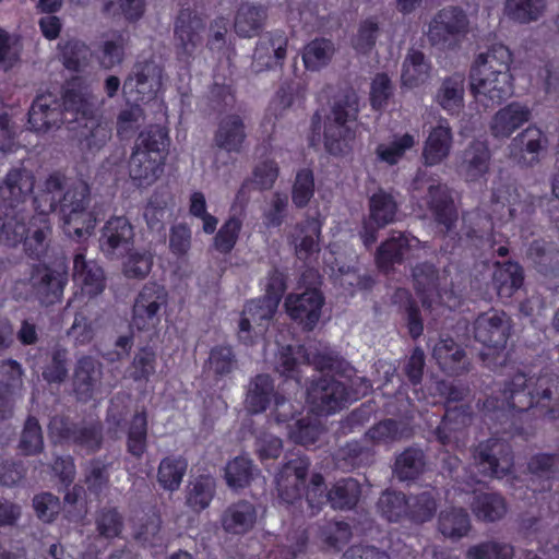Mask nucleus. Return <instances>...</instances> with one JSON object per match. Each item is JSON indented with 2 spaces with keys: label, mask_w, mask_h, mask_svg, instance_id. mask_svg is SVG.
Returning <instances> with one entry per match:
<instances>
[{
  "label": "nucleus",
  "mask_w": 559,
  "mask_h": 559,
  "mask_svg": "<svg viewBox=\"0 0 559 559\" xmlns=\"http://www.w3.org/2000/svg\"><path fill=\"white\" fill-rule=\"evenodd\" d=\"M34 207L39 213L58 211L64 233L75 239L90 236L96 219L88 210L91 189L84 180L69 182L60 173L50 174L34 197Z\"/></svg>",
  "instance_id": "nucleus-1"
},
{
  "label": "nucleus",
  "mask_w": 559,
  "mask_h": 559,
  "mask_svg": "<svg viewBox=\"0 0 559 559\" xmlns=\"http://www.w3.org/2000/svg\"><path fill=\"white\" fill-rule=\"evenodd\" d=\"M545 409L547 414L555 416L559 413V377L554 373H545L535 380H527L524 373H516L504 384L500 396L487 397L483 408L487 412H526L532 407Z\"/></svg>",
  "instance_id": "nucleus-2"
},
{
  "label": "nucleus",
  "mask_w": 559,
  "mask_h": 559,
  "mask_svg": "<svg viewBox=\"0 0 559 559\" xmlns=\"http://www.w3.org/2000/svg\"><path fill=\"white\" fill-rule=\"evenodd\" d=\"M412 277L425 308L432 309L439 305L452 308L459 305L462 288L456 282L457 273L453 276L448 267L438 270L432 263L421 262L412 269Z\"/></svg>",
  "instance_id": "nucleus-3"
},
{
  "label": "nucleus",
  "mask_w": 559,
  "mask_h": 559,
  "mask_svg": "<svg viewBox=\"0 0 559 559\" xmlns=\"http://www.w3.org/2000/svg\"><path fill=\"white\" fill-rule=\"evenodd\" d=\"M510 329V318L504 312L491 310L475 320L474 337L487 347V350L480 353V358L489 369L496 370L506 364L504 348Z\"/></svg>",
  "instance_id": "nucleus-4"
},
{
  "label": "nucleus",
  "mask_w": 559,
  "mask_h": 559,
  "mask_svg": "<svg viewBox=\"0 0 559 559\" xmlns=\"http://www.w3.org/2000/svg\"><path fill=\"white\" fill-rule=\"evenodd\" d=\"M358 111V96L353 88L344 90L334 98L324 130V145L331 154H341L346 141L353 138L349 123L356 120Z\"/></svg>",
  "instance_id": "nucleus-5"
},
{
  "label": "nucleus",
  "mask_w": 559,
  "mask_h": 559,
  "mask_svg": "<svg viewBox=\"0 0 559 559\" xmlns=\"http://www.w3.org/2000/svg\"><path fill=\"white\" fill-rule=\"evenodd\" d=\"M360 495L361 486L353 477L337 480L326 492L323 476L313 474L306 491V499L312 509V514H314L320 509L325 497L333 509L350 510L358 503Z\"/></svg>",
  "instance_id": "nucleus-6"
},
{
  "label": "nucleus",
  "mask_w": 559,
  "mask_h": 559,
  "mask_svg": "<svg viewBox=\"0 0 559 559\" xmlns=\"http://www.w3.org/2000/svg\"><path fill=\"white\" fill-rule=\"evenodd\" d=\"M469 21L459 7L439 10L428 24V41L442 50L454 49L468 33Z\"/></svg>",
  "instance_id": "nucleus-7"
},
{
  "label": "nucleus",
  "mask_w": 559,
  "mask_h": 559,
  "mask_svg": "<svg viewBox=\"0 0 559 559\" xmlns=\"http://www.w3.org/2000/svg\"><path fill=\"white\" fill-rule=\"evenodd\" d=\"M168 305V292L157 283H146L134 298L131 326L138 331H152L162 322Z\"/></svg>",
  "instance_id": "nucleus-8"
},
{
  "label": "nucleus",
  "mask_w": 559,
  "mask_h": 559,
  "mask_svg": "<svg viewBox=\"0 0 559 559\" xmlns=\"http://www.w3.org/2000/svg\"><path fill=\"white\" fill-rule=\"evenodd\" d=\"M350 400L347 384L334 377H321L308 389V402L312 412L329 415L343 408Z\"/></svg>",
  "instance_id": "nucleus-9"
},
{
  "label": "nucleus",
  "mask_w": 559,
  "mask_h": 559,
  "mask_svg": "<svg viewBox=\"0 0 559 559\" xmlns=\"http://www.w3.org/2000/svg\"><path fill=\"white\" fill-rule=\"evenodd\" d=\"M35 187L33 171L24 165L12 167L0 181V209L27 210V201Z\"/></svg>",
  "instance_id": "nucleus-10"
},
{
  "label": "nucleus",
  "mask_w": 559,
  "mask_h": 559,
  "mask_svg": "<svg viewBox=\"0 0 559 559\" xmlns=\"http://www.w3.org/2000/svg\"><path fill=\"white\" fill-rule=\"evenodd\" d=\"M414 190L427 188V204L432 210L437 222L450 231L457 221V213L445 185L419 170L413 182Z\"/></svg>",
  "instance_id": "nucleus-11"
},
{
  "label": "nucleus",
  "mask_w": 559,
  "mask_h": 559,
  "mask_svg": "<svg viewBox=\"0 0 559 559\" xmlns=\"http://www.w3.org/2000/svg\"><path fill=\"white\" fill-rule=\"evenodd\" d=\"M479 472L485 476L501 478L511 472L513 456L510 445L497 438L480 442L473 452Z\"/></svg>",
  "instance_id": "nucleus-12"
},
{
  "label": "nucleus",
  "mask_w": 559,
  "mask_h": 559,
  "mask_svg": "<svg viewBox=\"0 0 559 559\" xmlns=\"http://www.w3.org/2000/svg\"><path fill=\"white\" fill-rule=\"evenodd\" d=\"M68 273L63 269L38 264L32 269L29 284L40 305L49 307L61 301Z\"/></svg>",
  "instance_id": "nucleus-13"
},
{
  "label": "nucleus",
  "mask_w": 559,
  "mask_h": 559,
  "mask_svg": "<svg viewBox=\"0 0 559 559\" xmlns=\"http://www.w3.org/2000/svg\"><path fill=\"white\" fill-rule=\"evenodd\" d=\"M163 69L153 60L136 62L124 81L123 90L135 93V102L154 99L162 87Z\"/></svg>",
  "instance_id": "nucleus-14"
},
{
  "label": "nucleus",
  "mask_w": 559,
  "mask_h": 559,
  "mask_svg": "<svg viewBox=\"0 0 559 559\" xmlns=\"http://www.w3.org/2000/svg\"><path fill=\"white\" fill-rule=\"evenodd\" d=\"M205 29L204 19L195 11L181 9L174 27L175 48L181 59H188L193 55L202 41V33Z\"/></svg>",
  "instance_id": "nucleus-15"
},
{
  "label": "nucleus",
  "mask_w": 559,
  "mask_h": 559,
  "mask_svg": "<svg viewBox=\"0 0 559 559\" xmlns=\"http://www.w3.org/2000/svg\"><path fill=\"white\" fill-rule=\"evenodd\" d=\"M309 467L310 462L306 457H295L282 466L276 475V490L283 502L293 504L301 499Z\"/></svg>",
  "instance_id": "nucleus-16"
},
{
  "label": "nucleus",
  "mask_w": 559,
  "mask_h": 559,
  "mask_svg": "<svg viewBox=\"0 0 559 559\" xmlns=\"http://www.w3.org/2000/svg\"><path fill=\"white\" fill-rule=\"evenodd\" d=\"M134 239L133 226L124 216H114L106 222L99 238L102 252L110 258H119L129 251Z\"/></svg>",
  "instance_id": "nucleus-17"
},
{
  "label": "nucleus",
  "mask_w": 559,
  "mask_h": 559,
  "mask_svg": "<svg viewBox=\"0 0 559 559\" xmlns=\"http://www.w3.org/2000/svg\"><path fill=\"white\" fill-rule=\"evenodd\" d=\"M513 79L510 72L496 71L490 76L471 79V88L476 99L486 107L501 104L513 94Z\"/></svg>",
  "instance_id": "nucleus-18"
},
{
  "label": "nucleus",
  "mask_w": 559,
  "mask_h": 559,
  "mask_svg": "<svg viewBox=\"0 0 559 559\" xmlns=\"http://www.w3.org/2000/svg\"><path fill=\"white\" fill-rule=\"evenodd\" d=\"M322 305L323 298L314 288L307 289L302 294H290L285 300L288 316L308 331L312 330L319 321Z\"/></svg>",
  "instance_id": "nucleus-19"
},
{
  "label": "nucleus",
  "mask_w": 559,
  "mask_h": 559,
  "mask_svg": "<svg viewBox=\"0 0 559 559\" xmlns=\"http://www.w3.org/2000/svg\"><path fill=\"white\" fill-rule=\"evenodd\" d=\"M103 364L92 356L78 359L72 378L73 392L79 401L87 402L99 391Z\"/></svg>",
  "instance_id": "nucleus-20"
},
{
  "label": "nucleus",
  "mask_w": 559,
  "mask_h": 559,
  "mask_svg": "<svg viewBox=\"0 0 559 559\" xmlns=\"http://www.w3.org/2000/svg\"><path fill=\"white\" fill-rule=\"evenodd\" d=\"M491 152L485 141H472L457 156L456 169L466 181L475 182L490 169Z\"/></svg>",
  "instance_id": "nucleus-21"
},
{
  "label": "nucleus",
  "mask_w": 559,
  "mask_h": 559,
  "mask_svg": "<svg viewBox=\"0 0 559 559\" xmlns=\"http://www.w3.org/2000/svg\"><path fill=\"white\" fill-rule=\"evenodd\" d=\"M247 141V126L237 114L224 116L214 132L213 146L228 154H240Z\"/></svg>",
  "instance_id": "nucleus-22"
},
{
  "label": "nucleus",
  "mask_w": 559,
  "mask_h": 559,
  "mask_svg": "<svg viewBox=\"0 0 559 559\" xmlns=\"http://www.w3.org/2000/svg\"><path fill=\"white\" fill-rule=\"evenodd\" d=\"M28 123L36 132H48L63 123L62 104L51 93L38 95L28 111Z\"/></svg>",
  "instance_id": "nucleus-23"
},
{
  "label": "nucleus",
  "mask_w": 559,
  "mask_h": 559,
  "mask_svg": "<svg viewBox=\"0 0 559 559\" xmlns=\"http://www.w3.org/2000/svg\"><path fill=\"white\" fill-rule=\"evenodd\" d=\"M548 140L536 127H528L519 133L511 142V154L518 163L533 166L539 162V156L546 151Z\"/></svg>",
  "instance_id": "nucleus-24"
},
{
  "label": "nucleus",
  "mask_w": 559,
  "mask_h": 559,
  "mask_svg": "<svg viewBox=\"0 0 559 559\" xmlns=\"http://www.w3.org/2000/svg\"><path fill=\"white\" fill-rule=\"evenodd\" d=\"M286 46L287 38L282 32L262 36L252 56V71L259 73L280 63L286 56Z\"/></svg>",
  "instance_id": "nucleus-25"
},
{
  "label": "nucleus",
  "mask_w": 559,
  "mask_h": 559,
  "mask_svg": "<svg viewBox=\"0 0 559 559\" xmlns=\"http://www.w3.org/2000/svg\"><path fill=\"white\" fill-rule=\"evenodd\" d=\"M49 213L37 212L26 226V234L22 240L27 255L40 259L46 255L52 238V227Z\"/></svg>",
  "instance_id": "nucleus-26"
},
{
  "label": "nucleus",
  "mask_w": 559,
  "mask_h": 559,
  "mask_svg": "<svg viewBox=\"0 0 559 559\" xmlns=\"http://www.w3.org/2000/svg\"><path fill=\"white\" fill-rule=\"evenodd\" d=\"M531 117V109L526 105L513 102L493 115L489 129L496 139H508L514 131L530 121Z\"/></svg>",
  "instance_id": "nucleus-27"
},
{
  "label": "nucleus",
  "mask_w": 559,
  "mask_h": 559,
  "mask_svg": "<svg viewBox=\"0 0 559 559\" xmlns=\"http://www.w3.org/2000/svg\"><path fill=\"white\" fill-rule=\"evenodd\" d=\"M453 144L452 129L447 119L440 118L425 142L423 156L426 165H437L447 158Z\"/></svg>",
  "instance_id": "nucleus-28"
},
{
  "label": "nucleus",
  "mask_w": 559,
  "mask_h": 559,
  "mask_svg": "<svg viewBox=\"0 0 559 559\" xmlns=\"http://www.w3.org/2000/svg\"><path fill=\"white\" fill-rule=\"evenodd\" d=\"M411 240L417 239L409 238L405 233L392 230L390 237L377 249L374 260L378 269L383 273H389L395 263H402L404 254L411 247Z\"/></svg>",
  "instance_id": "nucleus-29"
},
{
  "label": "nucleus",
  "mask_w": 559,
  "mask_h": 559,
  "mask_svg": "<svg viewBox=\"0 0 559 559\" xmlns=\"http://www.w3.org/2000/svg\"><path fill=\"white\" fill-rule=\"evenodd\" d=\"M333 461L338 468L350 472L373 465L376 451L372 447L362 444L361 441L352 440L335 451Z\"/></svg>",
  "instance_id": "nucleus-30"
},
{
  "label": "nucleus",
  "mask_w": 559,
  "mask_h": 559,
  "mask_svg": "<svg viewBox=\"0 0 559 559\" xmlns=\"http://www.w3.org/2000/svg\"><path fill=\"white\" fill-rule=\"evenodd\" d=\"M413 428L404 420L392 418L382 419L371 426L364 435V441L368 444H392L413 436Z\"/></svg>",
  "instance_id": "nucleus-31"
},
{
  "label": "nucleus",
  "mask_w": 559,
  "mask_h": 559,
  "mask_svg": "<svg viewBox=\"0 0 559 559\" xmlns=\"http://www.w3.org/2000/svg\"><path fill=\"white\" fill-rule=\"evenodd\" d=\"M164 173V158L133 151L129 158V176L139 186L153 185Z\"/></svg>",
  "instance_id": "nucleus-32"
},
{
  "label": "nucleus",
  "mask_w": 559,
  "mask_h": 559,
  "mask_svg": "<svg viewBox=\"0 0 559 559\" xmlns=\"http://www.w3.org/2000/svg\"><path fill=\"white\" fill-rule=\"evenodd\" d=\"M465 78L454 73L444 78L438 87L435 102L449 115L457 116L464 108Z\"/></svg>",
  "instance_id": "nucleus-33"
},
{
  "label": "nucleus",
  "mask_w": 559,
  "mask_h": 559,
  "mask_svg": "<svg viewBox=\"0 0 559 559\" xmlns=\"http://www.w3.org/2000/svg\"><path fill=\"white\" fill-rule=\"evenodd\" d=\"M320 224L316 219H306L296 224L289 235L299 260L307 261L320 252Z\"/></svg>",
  "instance_id": "nucleus-34"
},
{
  "label": "nucleus",
  "mask_w": 559,
  "mask_h": 559,
  "mask_svg": "<svg viewBox=\"0 0 559 559\" xmlns=\"http://www.w3.org/2000/svg\"><path fill=\"white\" fill-rule=\"evenodd\" d=\"M512 53L508 47L498 44L490 47L486 52L478 55L469 73V79L477 76H490L500 72H510Z\"/></svg>",
  "instance_id": "nucleus-35"
},
{
  "label": "nucleus",
  "mask_w": 559,
  "mask_h": 559,
  "mask_svg": "<svg viewBox=\"0 0 559 559\" xmlns=\"http://www.w3.org/2000/svg\"><path fill=\"white\" fill-rule=\"evenodd\" d=\"M255 521L257 510L251 502L246 500L231 503L226 508L221 518L223 530L234 535L249 532L254 526Z\"/></svg>",
  "instance_id": "nucleus-36"
},
{
  "label": "nucleus",
  "mask_w": 559,
  "mask_h": 559,
  "mask_svg": "<svg viewBox=\"0 0 559 559\" xmlns=\"http://www.w3.org/2000/svg\"><path fill=\"white\" fill-rule=\"evenodd\" d=\"M73 277L82 284L84 292L90 296L99 295L106 285V277L100 265L96 261L86 260L83 253L74 255Z\"/></svg>",
  "instance_id": "nucleus-37"
},
{
  "label": "nucleus",
  "mask_w": 559,
  "mask_h": 559,
  "mask_svg": "<svg viewBox=\"0 0 559 559\" xmlns=\"http://www.w3.org/2000/svg\"><path fill=\"white\" fill-rule=\"evenodd\" d=\"M72 130H75L82 147L88 151H99L111 139L110 124L102 117L92 118V120H86L83 123L79 121V126L72 127Z\"/></svg>",
  "instance_id": "nucleus-38"
},
{
  "label": "nucleus",
  "mask_w": 559,
  "mask_h": 559,
  "mask_svg": "<svg viewBox=\"0 0 559 559\" xmlns=\"http://www.w3.org/2000/svg\"><path fill=\"white\" fill-rule=\"evenodd\" d=\"M526 257L544 275H552L559 271V250L552 242L534 240L527 248Z\"/></svg>",
  "instance_id": "nucleus-39"
},
{
  "label": "nucleus",
  "mask_w": 559,
  "mask_h": 559,
  "mask_svg": "<svg viewBox=\"0 0 559 559\" xmlns=\"http://www.w3.org/2000/svg\"><path fill=\"white\" fill-rule=\"evenodd\" d=\"M215 491V479L211 476L201 475L187 484L185 489L186 504L194 512H200L210 506Z\"/></svg>",
  "instance_id": "nucleus-40"
},
{
  "label": "nucleus",
  "mask_w": 559,
  "mask_h": 559,
  "mask_svg": "<svg viewBox=\"0 0 559 559\" xmlns=\"http://www.w3.org/2000/svg\"><path fill=\"white\" fill-rule=\"evenodd\" d=\"M64 106L68 110L76 114L75 126L92 120V118H99V103L95 95L91 92L69 91L64 97Z\"/></svg>",
  "instance_id": "nucleus-41"
},
{
  "label": "nucleus",
  "mask_w": 559,
  "mask_h": 559,
  "mask_svg": "<svg viewBox=\"0 0 559 559\" xmlns=\"http://www.w3.org/2000/svg\"><path fill=\"white\" fill-rule=\"evenodd\" d=\"M274 396V384L269 374L255 376L248 385L246 407L250 413L264 412Z\"/></svg>",
  "instance_id": "nucleus-42"
},
{
  "label": "nucleus",
  "mask_w": 559,
  "mask_h": 559,
  "mask_svg": "<svg viewBox=\"0 0 559 559\" xmlns=\"http://www.w3.org/2000/svg\"><path fill=\"white\" fill-rule=\"evenodd\" d=\"M432 355L444 371L459 373L466 369L465 352L452 338L440 340Z\"/></svg>",
  "instance_id": "nucleus-43"
},
{
  "label": "nucleus",
  "mask_w": 559,
  "mask_h": 559,
  "mask_svg": "<svg viewBox=\"0 0 559 559\" xmlns=\"http://www.w3.org/2000/svg\"><path fill=\"white\" fill-rule=\"evenodd\" d=\"M238 368L237 355L231 346L216 345L209 354L205 361V372L215 379H221L234 372Z\"/></svg>",
  "instance_id": "nucleus-44"
},
{
  "label": "nucleus",
  "mask_w": 559,
  "mask_h": 559,
  "mask_svg": "<svg viewBox=\"0 0 559 559\" xmlns=\"http://www.w3.org/2000/svg\"><path fill=\"white\" fill-rule=\"evenodd\" d=\"M396 213L397 203L391 193L379 189L371 195L369 200V219L377 227L383 228L393 223Z\"/></svg>",
  "instance_id": "nucleus-45"
},
{
  "label": "nucleus",
  "mask_w": 559,
  "mask_h": 559,
  "mask_svg": "<svg viewBox=\"0 0 559 559\" xmlns=\"http://www.w3.org/2000/svg\"><path fill=\"white\" fill-rule=\"evenodd\" d=\"M472 509L479 520L495 522L506 515L507 503L504 498L496 492H480L475 495Z\"/></svg>",
  "instance_id": "nucleus-46"
},
{
  "label": "nucleus",
  "mask_w": 559,
  "mask_h": 559,
  "mask_svg": "<svg viewBox=\"0 0 559 559\" xmlns=\"http://www.w3.org/2000/svg\"><path fill=\"white\" fill-rule=\"evenodd\" d=\"M28 217L27 210L7 211L0 209L1 228L3 242L10 247H15L22 242L26 234L25 219Z\"/></svg>",
  "instance_id": "nucleus-47"
},
{
  "label": "nucleus",
  "mask_w": 559,
  "mask_h": 559,
  "mask_svg": "<svg viewBox=\"0 0 559 559\" xmlns=\"http://www.w3.org/2000/svg\"><path fill=\"white\" fill-rule=\"evenodd\" d=\"M2 373H8L11 384L0 382V420L10 418L14 407V388L21 384L22 369L14 360H8L1 366Z\"/></svg>",
  "instance_id": "nucleus-48"
},
{
  "label": "nucleus",
  "mask_w": 559,
  "mask_h": 559,
  "mask_svg": "<svg viewBox=\"0 0 559 559\" xmlns=\"http://www.w3.org/2000/svg\"><path fill=\"white\" fill-rule=\"evenodd\" d=\"M188 462L181 456L164 457L157 469V481L160 487L168 491L177 490L187 472Z\"/></svg>",
  "instance_id": "nucleus-49"
},
{
  "label": "nucleus",
  "mask_w": 559,
  "mask_h": 559,
  "mask_svg": "<svg viewBox=\"0 0 559 559\" xmlns=\"http://www.w3.org/2000/svg\"><path fill=\"white\" fill-rule=\"evenodd\" d=\"M429 72L430 66L425 55L419 50L411 49L403 62L401 74L403 84L409 87L424 84L429 78Z\"/></svg>",
  "instance_id": "nucleus-50"
},
{
  "label": "nucleus",
  "mask_w": 559,
  "mask_h": 559,
  "mask_svg": "<svg viewBox=\"0 0 559 559\" xmlns=\"http://www.w3.org/2000/svg\"><path fill=\"white\" fill-rule=\"evenodd\" d=\"M426 457L423 450L409 447L395 459L394 473L401 480L417 478L425 469Z\"/></svg>",
  "instance_id": "nucleus-51"
},
{
  "label": "nucleus",
  "mask_w": 559,
  "mask_h": 559,
  "mask_svg": "<svg viewBox=\"0 0 559 559\" xmlns=\"http://www.w3.org/2000/svg\"><path fill=\"white\" fill-rule=\"evenodd\" d=\"M16 448L24 456H35L44 451L43 429L36 417L28 416L24 421Z\"/></svg>",
  "instance_id": "nucleus-52"
},
{
  "label": "nucleus",
  "mask_w": 559,
  "mask_h": 559,
  "mask_svg": "<svg viewBox=\"0 0 559 559\" xmlns=\"http://www.w3.org/2000/svg\"><path fill=\"white\" fill-rule=\"evenodd\" d=\"M471 528L469 518L465 510L452 508L440 513L438 530L447 538L459 539Z\"/></svg>",
  "instance_id": "nucleus-53"
},
{
  "label": "nucleus",
  "mask_w": 559,
  "mask_h": 559,
  "mask_svg": "<svg viewBox=\"0 0 559 559\" xmlns=\"http://www.w3.org/2000/svg\"><path fill=\"white\" fill-rule=\"evenodd\" d=\"M546 11V0H507L506 15L521 24L537 21Z\"/></svg>",
  "instance_id": "nucleus-54"
},
{
  "label": "nucleus",
  "mask_w": 559,
  "mask_h": 559,
  "mask_svg": "<svg viewBox=\"0 0 559 559\" xmlns=\"http://www.w3.org/2000/svg\"><path fill=\"white\" fill-rule=\"evenodd\" d=\"M265 11L249 3L241 4L235 16V31L239 36L252 37L263 26Z\"/></svg>",
  "instance_id": "nucleus-55"
},
{
  "label": "nucleus",
  "mask_w": 559,
  "mask_h": 559,
  "mask_svg": "<svg viewBox=\"0 0 559 559\" xmlns=\"http://www.w3.org/2000/svg\"><path fill=\"white\" fill-rule=\"evenodd\" d=\"M255 468L252 461L246 456H236L225 467V479L228 487L241 489L250 485Z\"/></svg>",
  "instance_id": "nucleus-56"
},
{
  "label": "nucleus",
  "mask_w": 559,
  "mask_h": 559,
  "mask_svg": "<svg viewBox=\"0 0 559 559\" xmlns=\"http://www.w3.org/2000/svg\"><path fill=\"white\" fill-rule=\"evenodd\" d=\"M334 45L328 39H314L304 48L302 60L308 70L317 71L326 66L334 55Z\"/></svg>",
  "instance_id": "nucleus-57"
},
{
  "label": "nucleus",
  "mask_w": 559,
  "mask_h": 559,
  "mask_svg": "<svg viewBox=\"0 0 559 559\" xmlns=\"http://www.w3.org/2000/svg\"><path fill=\"white\" fill-rule=\"evenodd\" d=\"M278 176V167L272 160L259 164L253 170V178L242 183L238 191V198H245L248 190L257 188L260 190L271 189Z\"/></svg>",
  "instance_id": "nucleus-58"
},
{
  "label": "nucleus",
  "mask_w": 559,
  "mask_h": 559,
  "mask_svg": "<svg viewBox=\"0 0 559 559\" xmlns=\"http://www.w3.org/2000/svg\"><path fill=\"white\" fill-rule=\"evenodd\" d=\"M380 513L390 522L407 516L408 499L403 492L385 491L377 503Z\"/></svg>",
  "instance_id": "nucleus-59"
},
{
  "label": "nucleus",
  "mask_w": 559,
  "mask_h": 559,
  "mask_svg": "<svg viewBox=\"0 0 559 559\" xmlns=\"http://www.w3.org/2000/svg\"><path fill=\"white\" fill-rule=\"evenodd\" d=\"M437 511V501L431 491H424L408 499L407 516L421 524L430 521Z\"/></svg>",
  "instance_id": "nucleus-60"
},
{
  "label": "nucleus",
  "mask_w": 559,
  "mask_h": 559,
  "mask_svg": "<svg viewBox=\"0 0 559 559\" xmlns=\"http://www.w3.org/2000/svg\"><path fill=\"white\" fill-rule=\"evenodd\" d=\"M156 353L152 347L140 348L129 367L130 378L135 382H147L155 373Z\"/></svg>",
  "instance_id": "nucleus-61"
},
{
  "label": "nucleus",
  "mask_w": 559,
  "mask_h": 559,
  "mask_svg": "<svg viewBox=\"0 0 559 559\" xmlns=\"http://www.w3.org/2000/svg\"><path fill=\"white\" fill-rule=\"evenodd\" d=\"M95 526L99 537L112 539L122 532L123 518L115 508L104 507L95 514Z\"/></svg>",
  "instance_id": "nucleus-62"
},
{
  "label": "nucleus",
  "mask_w": 559,
  "mask_h": 559,
  "mask_svg": "<svg viewBox=\"0 0 559 559\" xmlns=\"http://www.w3.org/2000/svg\"><path fill=\"white\" fill-rule=\"evenodd\" d=\"M513 555V546L500 540L479 543L469 547L466 554L468 559H511Z\"/></svg>",
  "instance_id": "nucleus-63"
},
{
  "label": "nucleus",
  "mask_w": 559,
  "mask_h": 559,
  "mask_svg": "<svg viewBox=\"0 0 559 559\" xmlns=\"http://www.w3.org/2000/svg\"><path fill=\"white\" fill-rule=\"evenodd\" d=\"M319 538L326 547L338 550L352 538V530L346 522L330 521L320 526Z\"/></svg>",
  "instance_id": "nucleus-64"
}]
</instances>
